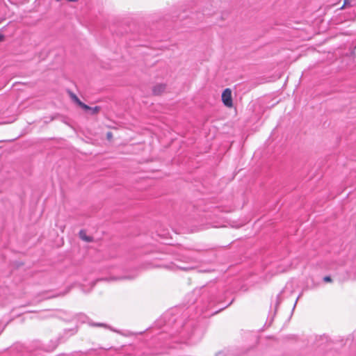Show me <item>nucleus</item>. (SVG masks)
Here are the masks:
<instances>
[{
    "instance_id": "obj_3",
    "label": "nucleus",
    "mask_w": 356,
    "mask_h": 356,
    "mask_svg": "<svg viewBox=\"0 0 356 356\" xmlns=\"http://www.w3.org/2000/svg\"><path fill=\"white\" fill-rule=\"evenodd\" d=\"M165 89V86L163 84L156 85L153 88V92L155 95H159Z\"/></svg>"
},
{
    "instance_id": "obj_7",
    "label": "nucleus",
    "mask_w": 356,
    "mask_h": 356,
    "mask_svg": "<svg viewBox=\"0 0 356 356\" xmlns=\"http://www.w3.org/2000/svg\"><path fill=\"white\" fill-rule=\"evenodd\" d=\"M197 332H198V330H195L194 331V332L193 333V334H192V336H191V340H192L193 341H195V339H194V338H195V334H196V333H197Z\"/></svg>"
},
{
    "instance_id": "obj_2",
    "label": "nucleus",
    "mask_w": 356,
    "mask_h": 356,
    "mask_svg": "<svg viewBox=\"0 0 356 356\" xmlns=\"http://www.w3.org/2000/svg\"><path fill=\"white\" fill-rule=\"evenodd\" d=\"M71 97L77 104H79L83 109L92 110V113H95L98 112L99 107L96 106L93 108H90V106H87L86 104H85L84 103L81 102L80 99L75 95L72 94Z\"/></svg>"
},
{
    "instance_id": "obj_11",
    "label": "nucleus",
    "mask_w": 356,
    "mask_h": 356,
    "mask_svg": "<svg viewBox=\"0 0 356 356\" xmlns=\"http://www.w3.org/2000/svg\"><path fill=\"white\" fill-rule=\"evenodd\" d=\"M216 313H217V312H214L211 314L213 315V314H216Z\"/></svg>"
},
{
    "instance_id": "obj_8",
    "label": "nucleus",
    "mask_w": 356,
    "mask_h": 356,
    "mask_svg": "<svg viewBox=\"0 0 356 356\" xmlns=\"http://www.w3.org/2000/svg\"><path fill=\"white\" fill-rule=\"evenodd\" d=\"M3 39V36L0 35V42H1Z\"/></svg>"
},
{
    "instance_id": "obj_1",
    "label": "nucleus",
    "mask_w": 356,
    "mask_h": 356,
    "mask_svg": "<svg viewBox=\"0 0 356 356\" xmlns=\"http://www.w3.org/2000/svg\"><path fill=\"white\" fill-rule=\"evenodd\" d=\"M222 101L227 107L232 106V91L229 88H226L222 94Z\"/></svg>"
},
{
    "instance_id": "obj_5",
    "label": "nucleus",
    "mask_w": 356,
    "mask_h": 356,
    "mask_svg": "<svg viewBox=\"0 0 356 356\" xmlns=\"http://www.w3.org/2000/svg\"><path fill=\"white\" fill-rule=\"evenodd\" d=\"M351 1L352 0H344L343 5L342 8H343L345 6H350Z\"/></svg>"
},
{
    "instance_id": "obj_4",
    "label": "nucleus",
    "mask_w": 356,
    "mask_h": 356,
    "mask_svg": "<svg viewBox=\"0 0 356 356\" xmlns=\"http://www.w3.org/2000/svg\"><path fill=\"white\" fill-rule=\"evenodd\" d=\"M79 236H80V238H81V239H83V241H85L89 242V241H91V238H90V236H87L86 235L85 232H84V231H83V230H81V231L79 232Z\"/></svg>"
},
{
    "instance_id": "obj_6",
    "label": "nucleus",
    "mask_w": 356,
    "mask_h": 356,
    "mask_svg": "<svg viewBox=\"0 0 356 356\" xmlns=\"http://www.w3.org/2000/svg\"><path fill=\"white\" fill-rule=\"evenodd\" d=\"M323 280L325 282H330L332 281V279L330 276H325L323 277Z\"/></svg>"
},
{
    "instance_id": "obj_10",
    "label": "nucleus",
    "mask_w": 356,
    "mask_h": 356,
    "mask_svg": "<svg viewBox=\"0 0 356 356\" xmlns=\"http://www.w3.org/2000/svg\"><path fill=\"white\" fill-rule=\"evenodd\" d=\"M95 325H97V326H104L103 324H96Z\"/></svg>"
},
{
    "instance_id": "obj_9",
    "label": "nucleus",
    "mask_w": 356,
    "mask_h": 356,
    "mask_svg": "<svg viewBox=\"0 0 356 356\" xmlns=\"http://www.w3.org/2000/svg\"><path fill=\"white\" fill-rule=\"evenodd\" d=\"M107 136H108V138H110L111 136V133L108 132L107 134Z\"/></svg>"
}]
</instances>
